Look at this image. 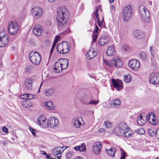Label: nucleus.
<instances>
[{
    "label": "nucleus",
    "mask_w": 159,
    "mask_h": 159,
    "mask_svg": "<svg viewBox=\"0 0 159 159\" xmlns=\"http://www.w3.org/2000/svg\"><path fill=\"white\" fill-rule=\"evenodd\" d=\"M97 37H98L97 34H95L93 35V37H92L93 40L94 42L96 41L97 40Z\"/></svg>",
    "instance_id": "obj_51"
},
{
    "label": "nucleus",
    "mask_w": 159,
    "mask_h": 159,
    "mask_svg": "<svg viewBox=\"0 0 159 159\" xmlns=\"http://www.w3.org/2000/svg\"><path fill=\"white\" fill-rule=\"evenodd\" d=\"M139 10L140 16L142 19L146 22L149 21L150 14L145 7L143 5L139 6Z\"/></svg>",
    "instance_id": "obj_2"
},
{
    "label": "nucleus",
    "mask_w": 159,
    "mask_h": 159,
    "mask_svg": "<svg viewBox=\"0 0 159 159\" xmlns=\"http://www.w3.org/2000/svg\"><path fill=\"white\" fill-rule=\"evenodd\" d=\"M3 131L6 133H8V129L6 126H3L2 128Z\"/></svg>",
    "instance_id": "obj_49"
},
{
    "label": "nucleus",
    "mask_w": 159,
    "mask_h": 159,
    "mask_svg": "<svg viewBox=\"0 0 159 159\" xmlns=\"http://www.w3.org/2000/svg\"><path fill=\"white\" fill-rule=\"evenodd\" d=\"M1 39L3 43L5 44V46L7 45L9 42L8 37L7 35H4L2 36Z\"/></svg>",
    "instance_id": "obj_34"
},
{
    "label": "nucleus",
    "mask_w": 159,
    "mask_h": 159,
    "mask_svg": "<svg viewBox=\"0 0 159 159\" xmlns=\"http://www.w3.org/2000/svg\"><path fill=\"white\" fill-rule=\"evenodd\" d=\"M58 119L54 117H51L47 121L46 126L51 128L56 127L58 124Z\"/></svg>",
    "instance_id": "obj_12"
},
{
    "label": "nucleus",
    "mask_w": 159,
    "mask_h": 159,
    "mask_svg": "<svg viewBox=\"0 0 159 159\" xmlns=\"http://www.w3.org/2000/svg\"><path fill=\"white\" fill-rule=\"evenodd\" d=\"M106 52L108 56H112L116 54L114 46L113 45L108 46Z\"/></svg>",
    "instance_id": "obj_24"
},
{
    "label": "nucleus",
    "mask_w": 159,
    "mask_h": 159,
    "mask_svg": "<svg viewBox=\"0 0 159 159\" xmlns=\"http://www.w3.org/2000/svg\"><path fill=\"white\" fill-rule=\"evenodd\" d=\"M104 131V129L103 128H100L99 129V131L100 132H102Z\"/></svg>",
    "instance_id": "obj_61"
},
{
    "label": "nucleus",
    "mask_w": 159,
    "mask_h": 159,
    "mask_svg": "<svg viewBox=\"0 0 159 159\" xmlns=\"http://www.w3.org/2000/svg\"><path fill=\"white\" fill-rule=\"evenodd\" d=\"M33 82L32 79L27 78L25 79L24 85L25 89L28 90H30L32 89V83Z\"/></svg>",
    "instance_id": "obj_22"
},
{
    "label": "nucleus",
    "mask_w": 159,
    "mask_h": 159,
    "mask_svg": "<svg viewBox=\"0 0 159 159\" xmlns=\"http://www.w3.org/2000/svg\"><path fill=\"white\" fill-rule=\"evenodd\" d=\"M56 43H56V42H53V43L52 46H54V47L55 48Z\"/></svg>",
    "instance_id": "obj_63"
},
{
    "label": "nucleus",
    "mask_w": 159,
    "mask_h": 159,
    "mask_svg": "<svg viewBox=\"0 0 159 159\" xmlns=\"http://www.w3.org/2000/svg\"><path fill=\"white\" fill-rule=\"evenodd\" d=\"M102 148L101 143L100 142H96L94 144L93 150V152L96 155H98L100 152Z\"/></svg>",
    "instance_id": "obj_17"
},
{
    "label": "nucleus",
    "mask_w": 159,
    "mask_h": 159,
    "mask_svg": "<svg viewBox=\"0 0 159 159\" xmlns=\"http://www.w3.org/2000/svg\"><path fill=\"white\" fill-rule=\"evenodd\" d=\"M63 147H57L54 148L52 151V153L58 159H61V153L63 152Z\"/></svg>",
    "instance_id": "obj_14"
},
{
    "label": "nucleus",
    "mask_w": 159,
    "mask_h": 159,
    "mask_svg": "<svg viewBox=\"0 0 159 159\" xmlns=\"http://www.w3.org/2000/svg\"><path fill=\"white\" fill-rule=\"evenodd\" d=\"M98 8H97L95 10V12H94L96 16V18L98 20V18H99V15L98 14Z\"/></svg>",
    "instance_id": "obj_48"
},
{
    "label": "nucleus",
    "mask_w": 159,
    "mask_h": 159,
    "mask_svg": "<svg viewBox=\"0 0 159 159\" xmlns=\"http://www.w3.org/2000/svg\"><path fill=\"white\" fill-rule=\"evenodd\" d=\"M149 82L152 84H156L159 83V74L156 72L151 73L149 76Z\"/></svg>",
    "instance_id": "obj_11"
},
{
    "label": "nucleus",
    "mask_w": 159,
    "mask_h": 159,
    "mask_svg": "<svg viewBox=\"0 0 159 159\" xmlns=\"http://www.w3.org/2000/svg\"><path fill=\"white\" fill-rule=\"evenodd\" d=\"M32 68V67L30 66H28L26 67L25 70H31Z\"/></svg>",
    "instance_id": "obj_57"
},
{
    "label": "nucleus",
    "mask_w": 159,
    "mask_h": 159,
    "mask_svg": "<svg viewBox=\"0 0 159 159\" xmlns=\"http://www.w3.org/2000/svg\"><path fill=\"white\" fill-rule=\"evenodd\" d=\"M22 106L28 108L29 106L27 104H26V102H22Z\"/></svg>",
    "instance_id": "obj_53"
},
{
    "label": "nucleus",
    "mask_w": 159,
    "mask_h": 159,
    "mask_svg": "<svg viewBox=\"0 0 159 159\" xmlns=\"http://www.w3.org/2000/svg\"><path fill=\"white\" fill-rule=\"evenodd\" d=\"M151 114L152 115V118H151V114L150 113H149L146 116L148 122L152 125H155L157 124V121L156 119L155 116L154 114H152L151 113Z\"/></svg>",
    "instance_id": "obj_21"
},
{
    "label": "nucleus",
    "mask_w": 159,
    "mask_h": 159,
    "mask_svg": "<svg viewBox=\"0 0 159 159\" xmlns=\"http://www.w3.org/2000/svg\"><path fill=\"white\" fill-rule=\"evenodd\" d=\"M2 144H3V145L5 147L6 146L7 144L6 141H2Z\"/></svg>",
    "instance_id": "obj_59"
},
{
    "label": "nucleus",
    "mask_w": 159,
    "mask_h": 159,
    "mask_svg": "<svg viewBox=\"0 0 159 159\" xmlns=\"http://www.w3.org/2000/svg\"><path fill=\"white\" fill-rule=\"evenodd\" d=\"M74 154V153L73 151L70 150L68 151L66 154V157L67 158H70Z\"/></svg>",
    "instance_id": "obj_37"
},
{
    "label": "nucleus",
    "mask_w": 159,
    "mask_h": 159,
    "mask_svg": "<svg viewBox=\"0 0 159 159\" xmlns=\"http://www.w3.org/2000/svg\"><path fill=\"white\" fill-rule=\"evenodd\" d=\"M121 151V157L120 159H125V158L126 152L121 148H120Z\"/></svg>",
    "instance_id": "obj_38"
},
{
    "label": "nucleus",
    "mask_w": 159,
    "mask_h": 159,
    "mask_svg": "<svg viewBox=\"0 0 159 159\" xmlns=\"http://www.w3.org/2000/svg\"><path fill=\"white\" fill-rule=\"evenodd\" d=\"M95 27H96V29L95 30H93V32H95L96 33H98V32L99 30V29L98 28L97 25L96 24H95Z\"/></svg>",
    "instance_id": "obj_55"
},
{
    "label": "nucleus",
    "mask_w": 159,
    "mask_h": 159,
    "mask_svg": "<svg viewBox=\"0 0 159 159\" xmlns=\"http://www.w3.org/2000/svg\"><path fill=\"white\" fill-rule=\"evenodd\" d=\"M40 153L41 154L43 155H47V153L46 152L43 151L42 150L40 151Z\"/></svg>",
    "instance_id": "obj_58"
},
{
    "label": "nucleus",
    "mask_w": 159,
    "mask_h": 159,
    "mask_svg": "<svg viewBox=\"0 0 159 159\" xmlns=\"http://www.w3.org/2000/svg\"><path fill=\"white\" fill-rule=\"evenodd\" d=\"M8 32L12 35H15L18 30V26L17 23L15 21H11L7 27Z\"/></svg>",
    "instance_id": "obj_7"
},
{
    "label": "nucleus",
    "mask_w": 159,
    "mask_h": 159,
    "mask_svg": "<svg viewBox=\"0 0 159 159\" xmlns=\"http://www.w3.org/2000/svg\"><path fill=\"white\" fill-rule=\"evenodd\" d=\"M56 92V89L52 87L45 89L44 93L47 97H50L54 95Z\"/></svg>",
    "instance_id": "obj_20"
},
{
    "label": "nucleus",
    "mask_w": 159,
    "mask_h": 159,
    "mask_svg": "<svg viewBox=\"0 0 159 159\" xmlns=\"http://www.w3.org/2000/svg\"><path fill=\"white\" fill-rule=\"evenodd\" d=\"M54 48H55V47H54V46L52 47V48H51V49L50 50V56H51V55L52 54V53Z\"/></svg>",
    "instance_id": "obj_56"
},
{
    "label": "nucleus",
    "mask_w": 159,
    "mask_h": 159,
    "mask_svg": "<svg viewBox=\"0 0 159 159\" xmlns=\"http://www.w3.org/2000/svg\"><path fill=\"white\" fill-rule=\"evenodd\" d=\"M139 57L143 61H145L147 59V56L146 54L144 52H140Z\"/></svg>",
    "instance_id": "obj_33"
},
{
    "label": "nucleus",
    "mask_w": 159,
    "mask_h": 159,
    "mask_svg": "<svg viewBox=\"0 0 159 159\" xmlns=\"http://www.w3.org/2000/svg\"><path fill=\"white\" fill-rule=\"evenodd\" d=\"M150 52L151 53V55L152 56H153L154 55V52L153 51V50L151 51H150Z\"/></svg>",
    "instance_id": "obj_62"
},
{
    "label": "nucleus",
    "mask_w": 159,
    "mask_h": 159,
    "mask_svg": "<svg viewBox=\"0 0 159 159\" xmlns=\"http://www.w3.org/2000/svg\"><path fill=\"white\" fill-rule=\"evenodd\" d=\"M27 95H26V94L20 95V97L22 99H27Z\"/></svg>",
    "instance_id": "obj_50"
},
{
    "label": "nucleus",
    "mask_w": 159,
    "mask_h": 159,
    "mask_svg": "<svg viewBox=\"0 0 159 159\" xmlns=\"http://www.w3.org/2000/svg\"><path fill=\"white\" fill-rule=\"evenodd\" d=\"M83 119L81 116H76L74 119V125L77 128H80L82 125Z\"/></svg>",
    "instance_id": "obj_23"
},
{
    "label": "nucleus",
    "mask_w": 159,
    "mask_h": 159,
    "mask_svg": "<svg viewBox=\"0 0 159 159\" xmlns=\"http://www.w3.org/2000/svg\"><path fill=\"white\" fill-rule=\"evenodd\" d=\"M147 119L146 116H145V114H141L137 119V123L139 125H143L146 123Z\"/></svg>",
    "instance_id": "obj_19"
},
{
    "label": "nucleus",
    "mask_w": 159,
    "mask_h": 159,
    "mask_svg": "<svg viewBox=\"0 0 159 159\" xmlns=\"http://www.w3.org/2000/svg\"><path fill=\"white\" fill-rule=\"evenodd\" d=\"M109 38L107 36H102L99 40L98 44L101 46H103L106 44L108 42Z\"/></svg>",
    "instance_id": "obj_27"
},
{
    "label": "nucleus",
    "mask_w": 159,
    "mask_h": 159,
    "mask_svg": "<svg viewBox=\"0 0 159 159\" xmlns=\"http://www.w3.org/2000/svg\"><path fill=\"white\" fill-rule=\"evenodd\" d=\"M128 66L132 70H137L140 66V63L137 60L132 59L129 61Z\"/></svg>",
    "instance_id": "obj_13"
},
{
    "label": "nucleus",
    "mask_w": 159,
    "mask_h": 159,
    "mask_svg": "<svg viewBox=\"0 0 159 159\" xmlns=\"http://www.w3.org/2000/svg\"><path fill=\"white\" fill-rule=\"evenodd\" d=\"M148 132L150 136H157L158 133H159V130H156L152 129H149L148 130Z\"/></svg>",
    "instance_id": "obj_30"
},
{
    "label": "nucleus",
    "mask_w": 159,
    "mask_h": 159,
    "mask_svg": "<svg viewBox=\"0 0 159 159\" xmlns=\"http://www.w3.org/2000/svg\"><path fill=\"white\" fill-rule=\"evenodd\" d=\"M57 16L56 17L57 22L59 29L64 30L65 34L70 32L68 29L70 24L68 22L69 12L66 7L62 6L57 9Z\"/></svg>",
    "instance_id": "obj_1"
},
{
    "label": "nucleus",
    "mask_w": 159,
    "mask_h": 159,
    "mask_svg": "<svg viewBox=\"0 0 159 159\" xmlns=\"http://www.w3.org/2000/svg\"><path fill=\"white\" fill-rule=\"evenodd\" d=\"M62 70H53L52 73L54 74V76H57L59 75H57L56 74L60 73Z\"/></svg>",
    "instance_id": "obj_47"
},
{
    "label": "nucleus",
    "mask_w": 159,
    "mask_h": 159,
    "mask_svg": "<svg viewBox=\"0 0 159 159\" xmlns=\"http://www.w3.org/2000/svg\"><path fill=\"white\" fill-rule=\"evenodd\" d=\"M97 21L98 22V25L99 26H102L103 23L102 21L100 20L99 18H98V20L97 19Z\"/></svg>",
    "instance_id": "obj_54"
},
{
    "label": "nucleus",
    "mask_w": 159,
    "mask_h": 159,
    "mask_svg": "<svg viewBox=\"0 0 159 159\" xmlns=\"http://www.w3.org/2000/svg\"><path fill=\"white\" fill-rule=\"evenodd\" d=\"M97 54V52L93 49L91 48L88 51L86 57L87 58L91 59L95 57Z\"/></svg>",
    "instance_id": "obj_25"
},
{
    "label": "nucleus",
    "mask_w": 159,
    "mask_h": 159,
    "mask_svg": "<svg viewBox=\"0 0 159 159\" xmlns=\"http://www.w3.org/2000/svg\"><path fill=\"white\" fill-rule=\"evenodd\" d=\"M104 124H105L106 127L107 128H112L113 126L112 123L110 122L109 121H106L105 122Z\"/></svg>",
    "instance_id": "obj_39"
},
{
    "label": "nucleus",
    "mask_w": 159,
    "mask_h": 159,
    "mask_svg": "<svg viewBox=\"0 0 159 159\" xmlns=\"http://www.w3.org/2000/svg\"><path fill=\"white\" fill-rule=\"evenodd\" d=\"M74 159H82V157H77Z\"/></svg>",
    "instance_id": "obj_64"
},
{
    "label": "nucleus",
    "mask_w": 159,
    "mask_h": 159,
    "mask_svg": "<svg viewBox=\"0 0 159 159\" xmlns=\"http://www.w3.org/2000/svg\"><path fill=\"white\" fill-rule=\"evenodd\" d=\"M131 80V77L130 75H124V80L126 83L130 82Z\"/></svg>",
    "instance_id": "obj_36"
},
{
    "label": "nucleus",
    "mask_w": 159,
    "mask_h": 159,
    "mask_svg": "<svg viewBox=\"0 0 159 159\" xmlns=\"http://www.w3.org/2000/svg\"><path fill=\"white\" fill-rule=\"evenodd\" d=\"M46 155V158L47 159H50L51 157V154H49L48 155H47H47Z\"/></svg>",
    "instance_id": "obj_60"
},
{
    "label": "nucleus",
    "mask_w": 159,
    "mask_h": 159,
    "mask_svg": "<svg viewBox=\"0 0 159 159\" xmlns=\"http://www.w3.org/2000/svg\"><path fill=\"white\" fill-rule=\"evenodd\" d=\"M111 80L114 87L118 91H120L123 89V84L122 80L119 79L115 80L113 79Z\"/></svg>",
    "instance_id": "obj_10"
},
{
    "label": "nucleus",
    "mask_w": 159,
    "mask_h": 159,
    "mask_svg": "<svg viewBox=\"0 0 159 159\" xmlns=\"http://www.w3.org/2000/svg\"><path fill=\"white\" fill-rule=\"evenodd\" d=\"M30 61L34 64L38 65L41 59L40 54L37 52H31L29 54Z\"/></svg>",
    "instance_id": "obj_3"
},
{
    "label": "nucleus",
    "mask_w": 159,
    "mask_h": 159,
    "mask_svg": "<svg viewBox=\"0 0 159 159\" xmlns=\"http://www.w3.org/2000/svg\"><path fill=\"white\" fill-rule=\"evenodd\" d=\"M74 149L75 150H78L81 152L85 151L86 149L85 145L83 143L80 146H76L74 147Z\"/></svg>",
    "instance_id": "obj_31"
},
{
    "label": "nucleus",
    "mask_w": 159,
    "mask_h": 159,
    "mask_svg": "<svg viewBox=\"0 0 159 159\" xmlns=\"http://www.w3.org/2000/svg\"><path fill=\"white\" fill-rule=\"evenodd\" d=\"M122 49L124 51H128L129 50L128 46L125 44H123L122 45Z\"/></svg>",
    "instance_id": "obj_42"
},
{
    "label": "nucleus",
    "mask_w": 159,
    "mask_h": 159,
    "mask_svg": "<svg viewBox=\"0 0 159 159\" xmlns=\"http://www.w3.org/2000/svg\"><path fill=\"white\" fill-rule=\"evenodd\" d=\"M27 99L32 100L34 98V95L31 94L26 93Z\"/></svg>",
    "instance_id": "obj_43"
},
{
    "label": "nucleus",
    "mask_w": 159,
    "mask_h": 159,
    "mask_svg": "<svg viewBox=\"0 0 159 159\" xmlns=\"http://www.w3.org/2000/svg\"><path fill=\"white\" fill-rule=\"evenodd\" d=\"M133 34L134 37L136 39H142L144 36L143 32L139 30H137L134 31Z\"/></svg>",
    "instance_id": "obj_28"
},
{
    "label": "nucleus",
    "mask_w": 159,
    "mask_h": 159,
    "mask_svg": "<svg viewBox=\"0 0 159 159\" xmlns=\"http://www.w3.org/2000/svg\"><path fill=\"white\" fill-rule=\"evenodd\" d=\"M47 121L45 117L41 115L37 118L36 123L37 125L42 127L46 126Z\"/></svg>",
    "instance_id": "obj_16"
},
{
    "label": "nucleus",
    "mask_w": 159,
    "mask_h": 159,
    "mask_svg": "<svg viewBox=\"0 0 159 159\" xmlns=\"http://www.w3.org/2000/svg\"><path fill=\"white\" fill-rule=\"evenodd\" d=\"M90 93L88 92L83 96L80 99L81 102L84 104L88 105L89 101L92 98Z\"/></svg>",
    "instance_id": "obj_15"
},
{
    "label": "nucleus",
    "mask_w": 159,
    "mask_h": 159,
    "mask_svg": "<svg viewBox=\"0 0 159 159\" xmlns=\"http://www.w3.org/2000/svg\"><path fill=\"white\" fill-rule=\"evenodd\" d=\"M31 12L35 19H39L43 14V10L40 7H35L31 10Z\"/></svg>",
    "instance_id": "obj_9"
},
{
    "label": "nucleus",
    "mask_w": 159,
    "mask_h": 159,
    "mask_svg": "<svg viewBox=\"0 0 159 159\" xmlns=\"http://www.w3.org/2000/svg\"><path fill=\"white\" fill-rule=\"evenodd\" d=\"M5 46V44L3 43L1 39H0V47H4Z\"/></svg>",
    "instance_id": "obj_52"
},
{
    "label": "nucleus",
    "mask_w": 159,
    "mask_h": 159,
    "mask_svg": "<svg viewBox=\"0 0 159 159\" xmlns=\"http://www.w3.org/2000/svg\"><path fill=\"white\" fill-rule=\"evenodd\" d=\"M46 108L50 110H53L54 108L53 103L51 101H47L45 102Z\"/></svg>",
    "instance_id": "obj_32"
},
{
    "label": "nucleus",
    "mask_w": 159,
    "mask_h": 159,
    "mask_svg": "<svg viewBox=\"0 0 159 159\" xmlns=\"http://www.w3.org/2000/svg\"><path fill=\"white\" fill-rule=\"evenodd\" d=\"M121 102L119 99L116 98L113 99L111 101V106L114 108L119 107L121 105Z\"/></svg>",
    "instance_id": "obj_26"
},
{
    "label": "nucleus",
    "mask_w": 159,
    "mask_h": 159,
    "mask_svg": "<svg viewBox=\"0 0 159 159\" xmlns=\"http://www.w3.org/2000/svg\"><path fill=\"white\" fill-rule=\"evenodd\" d=\"M99 101L98 100H91L88 104V105H96L99 102Z\"/></svg>",
    "instance_id": "obj_40"
},
{
    "label": "nucleus",
    "mask_w": 159,
    "mask_h": 159,
    "mask_svg": "<svg viewBox=\"0 0 159 159\" xmlns=\"http://www.w3.org/2000/svg\"><path fill=\"white\" fill-rule=\"evenodd\" d=\"M29 129L30 132L32 133L33 136L35 137L36 136V130L30 127Z\"/></svg>",
    "instance_id": "obj_44"
},
{
    "label": "nucleus",
    "mask_w": 159,
    "mask_h": 159,
    "mask_svg": "<svg viewBox=\"0 0 159 159\" xmlns=\"http://www.w3.org/2000/svg\"><path fill=\"white\" fill-rule=\"evenodd\" d=\"M138 133L139 134H143L145 133V132L143 128H140L138 130Z\"/></svg>",
    "instance_id": "obj_45"
},
{
    "label": "nucleus",
    "mask_w": 159,
    "mask_h": 159,
    "mask_svg": "<svg viewBox=\"0 0 159 159\" xmlns=\"http://www.w3.org/2000/svg\"><path fill=\"white\" fill-rule=\"evenodd\" d=\"M116 149L114 147H112L109 149H106V151L107 153L110 156L114 157L115 153L116 152Z\"/></svg>",
    "instance_id": "obj_29"
},
{
    "label": "nucleus",
    "mask_w": 159,
    "mask_h": 159,
    "mask_svg": "<svg viewBox=\"0 0 159 159\" xmlns=\"http://www.w3.org/2000/svg\"><path fill=\"white\" fill-rule=\"evenodd\" d=\"M57 49L58 52L62 54H66L69 51V46L66 42L59 43L57 47Z\"/></svg>",
    "instance_id": "obj_5"
},
{
    "label": "nucleus",
    "mask_w": 159,
    "mask_h": 159,
    "mask_svg": "<svg viewBox=\"0 0 159 159\" xmlns=\"http://www.w3.org/2000/svg\"><path fill=\"white\" fill-rule=\"evenodd\" d=\"M117 134L123 135V134L125 133V131H128L130 130L127 125L125 122H121L118 125L116 128Z\"/></svg>",
    "instance_id": "obj_8"
},
{
    "label": "nucleus",
    "mask_w": 159,
    "mask_h": 159,
    "mask_svg": "<svg viewBox=\"0 0 159 159\" xmlns=\"http://www.w3.org/2000/svg\"><path fill=\"white\" fill-rule=\"evenodd\" d=\"M33 31L35 35L40 36L42 32V26L40 25H36L33 28Z\"/></svg>",
    "instance_id": "obj_18"
},
{
    "label": "nucleus",
    "mask_w": 159,
    "mask_h": 159,
    "mask_svg": "<svg viewBox=\"0 0 159 159\" xmlns=\"http://www.w3.org/2000/svg\"><path fill=\"white\" fill-rule=\"evenodd\" d=\"M61 64L59 62H56L54 65V70H59V67L61 68Z\"/></svg>",
    "instance_id": "obj_41"
},
{
    "label": "nucleus",
    "mask_w": 159,
    "mask_h": 159,
    "mask_svg": "<svg viewBox=\"0 0 159 159\" xmlns=\"http://www.w3.org/2000/svg\"><path fill=\"white\" fill-rule=\"evenodd\" d=\"M104 62L107 65L109 66H114L117 68H120L123 65L122 61L119 59H114L110 61L105 60Z\"/></svg>",
    "instance_id": "obj_6"
},
{
    "label": "nucleus",
    "mask_w": 159,
    "mask_h": 159,
    "mask_svg": "<svg viewBox=\"0 0 159 159\" xmlns=\"http://www.w3.org/2000/svg\"><path fill=\"white\" fill-rule=\"evenodd\" d=\"M64 60L65 61L66 63L61 64V70H65L68 66L69 64L68 59L66 58H64Z\"/></svg>",
    "instance_id": "obj_35"
},
{
    "label": "nucleus",
    "mask_w": 159,
    "mask_h": 159,
    "mask_svg": "<svg viewBox=\"0 0 159 159\" xmlns=\"http://www.w3.org/2000/svg\"><path fill=\"white\" fill-rule=\"evenodd\" d=\"M125 132V133L123 134V135H124L126 137L128 138L130 136H131L132 134L130 133H129V131H126Z\"/></svg>",
    "instance_id": "obj_46"
},
{
    "label": "nucleus",
    "mask_w": 159,
    "mask_h": 159,
    "mask_svg": "<svg viewBox=\"0 0 159 159\" xmlns=\"http://www.w3.org/2000/svg\"><path fill=\"white\" fill-rule=\"evenodd\" d=\"M122 12L123 18L125 21H128L132 15L131 7L129 5L125 6L123 8Z\"/></svg>",
    "instance_id": "obj_4"
}]
</instances>
